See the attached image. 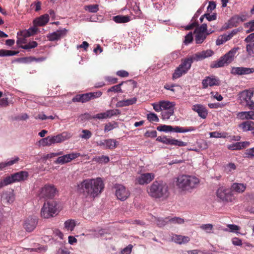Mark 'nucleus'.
<instances>
[{
    "mask_svg": "<svg viewBox=\"0 0 254 254\" xmlns=\"http://www.w3.org/2000/svg\"><path fill=\"white\" fill-rule=\"evenodd\" d=\"M186 73L183 70L181 69L179 66L176 67L172 75V79L175 80L181 77L182 75H185Z\"/></svg>",
    "mask_w": 254,
    "mask_h": 254,
    "instance_id": "obj_41",
    "label": "nucleus"
},
{
    "mask_svg": "<svg viewBox=\"0 0 254 254\" xmlns=\"http://www.w3.org/2000/svg\"><path fill=\"white\" fill-rule=\"evenodd\" d=\"M228 37L229 36H228V34H223L222 35H220V36L218 37V38L216 40V45H222V44H224V43H225L226 42H227V41L230 40L231 39L230 38H229Z\"/></svg>",
    "mask_w": 254,
    "mask_h": 254,
    "instance_id": "obj_43",
    "label": "nucleus"
},
{
    "mask_svg": "<svg viewBox=\"0 0 254 254\" xmlns=\"http://www.w3.org/2000/svg\"><path fill=\"white\" fill-rule=\"evenodd\" d=\"M11 181L9 176H7L0 180V190L5 186L11 184Z\"/></svg>",
    "mask_w": 254,
    "mask_h": 254,
    "instance_id": "obj_49",
    "label": "nucleus"
},
{
    "mask_svg": "<svg viewBox=\"0 0 254 254\" xmlns=\"http://www.w3.org/2000/svg\"><path fill=\"white\" fill-rule=\"evenodd\" d=\"M104 189V184L101 178L88 179L77 185V190L85 197L94 198L100 194Z\"/></svg>",
    "mask_w": 254,
    "mask_h": 254,
    "instance_id": "obj_1",
    "label": "nucleus"
},
{
    "mask_svg": "<svg viewBox=\"0 0 254 254\" xmlns=\"http://www.w3.org/2000/svg\"><path fill=\"white\" fill-rule=\"evenodd\" d=\"M246 49L248 54L251 56L254 57V43L247 44Z\"/></svg>",
    "mask_w": 254,
    "mask_h": 254,
    "instance_id": "obj_55",
    "label": "nucleus"
},
{
    "mask_svg": "<svg viewBox=\"0 0 254 254\" xmlns=\"http://www.w3.org/2000/svg\"><path fill=\"white\" fill-rule=\"evenodd\" d=\"M228 148L229 150H241V143L240 142H238L232 144H230L228 146Z\"/></svg>",
    "mask_w": 254,
    "mask_h": 254,
    "instance_id": "obj_62",
    "label": "nucleus"
},
{
    "mask_svg": "<svg viewBox=\"0 0 254 254\" xmlns=\"http://www.w3.org/2000/svg\"><path fill=\"white\" fill-rule=\"evenodd\" d=\"M246 157L253 158L254 157V147L247 149L245 153Z\"/></svg>",
    "mask_w": 254,
    "mask_h": 254,
    "instance_id": "obj_63",
    "label": "nucleus"
},
{
    "mask_svg": "<svg viewBox=\"0 0 254 254\" xmlns=\"http://www.w3.org/2000/svg\"><path fill=\"white\" fill-rule=\"evenodd\" d=\"M225 133H221L218 131H213L209 133L210 137L219 138V137H226Z\"/></svg>",
    "mask_w": 254,
    "mask_h": 254,
    "instance_id": "obj_60",
    "label": "nucleus"
},
{
    "mask_svg": "<svg viewBox=\"0 0 254 254\" xmlns=\"http://www.w3.org/2000/svg\"><path fill=\"white\" fill-rule=\"evenodd\" d=\"M167 219H168L169 222L173 224H181L184 223V220L180 217H175L173 218H170L169 217H167Z\"/></svg>",
    "mask_w": 254,
    "mask_h": 254,
    "instance_id": "obj_48",
    "label": "nucleus"
},
{
    "mask_svg": "<svg viewBox=\"0 0 254 254\" xmlns=\"http://www.w3.org/2000/svg\"><path fill=\"white\" fill-rule=\"evenodd\" d=\"M28 176L29 174L27 172L21 171L12 174L10 176H9V177L12 184L15 182L24 181L27 179Z\"/></svg>",
    "mask_w": 254,
    "mask_h": 254,
    "instance_id": "obj_14",
    "label": "nucleus"
},
{
    "mask_svg": "<svg viewBox=\"0 0 254 254\" xmlns=\"http://www.w3.org/2000/svg\"><path fill=\"white\" fill-rule=\"evenodd\" d=\"M169 222L167 217L165 218H158L156 220L157 225L159 227H162L165 226L167 223Z\"/></svg>",
    "mask_w": 254,
    "mask_h": 254,
    "instance_id": "obj_56",
    "label": "nucleus"
},
{
    "mask_svg": "<svg viewBox=\"0 0 254 254\" xmlns=\"http://www.w3.org/2000/svg\"><path fill=\"white\" fill-rule=\"evenodd\" d=\"M87 93L88 95L89 101L97 98H99L102 95V92L100 91L95 92H89Z\"/></svg>",
    "mask_w": 254,
    "mask_h": 254,
    "instance_id": "obj_54",
    "label": "nucleus"
},
{
    "mask_svg": "<svg viewBox=\"0 0 254 254\" xmlns=\"http://www.w3.org/2000/svg\"><path fill=\"white\" fill-rule=\"evenodd\" d=\"M252 98H253V92L250 90H246L243 91L239 95L240 103L248 107L251 110H253V108L254 107Z\"/></svg>",
    "mask_w": 254,
    "mask_h": 254,
    "instance_id": "obj_7",
    "label": "nucleus"
},
{
    "mask_svg": "<svg viewBox=\"0 0 254 254\" xmlns=\"http://www.w3.org/2000/svg\"><path fill=\"white\" fill-rule=\"evenodd\" d=\"M173 241L179 244H183L188 243L190 241V238L188 236L176 235L173 236Z\"/></svg>",
    "mask_w": 254,
    "mask_h": 254,
    "instance_id": "obj_27",
    "label": "nucleus"
},
{
    "mask_svg": "<svg viewBox=\"0 0 254 254\" xmlns=\"http://www.w3.org/2000/svg\"><path fill=\"white\" fill-rule=\"evenodd\" d=\"M238 49L239 48H234L222 57L225 60L226 64L231 63L233 61Z\"/></svg>",
    "mask_w": 254,
    "mask_h": 254,
    "instance_id": "obj_23",
    "label": "nucleus"
},
{
    "mask_svg": "<svg viewBox=\"0 0 254 254\" xmlns=\"http://www.w3.org/2000/svg\"><path fill=\"white\" fill-rule=\"evenodd\" d=\"M49 20V16L48 14H45L35 19L33 21L34 26H42L46 25Z\"/></svg>",
    "mask_w": 254,
    "mask_h": 254,
    "instance_id": "obj_21",
    "label": "nucleus"
},
{
    "mask_svg": "<svg viewBox=\"0 0 254 254\" xmlns=\"http://www.w3.org/2000/svg\"><path fill=\"white\" fill-rule=\"evenodd\" d=\"M192 110L196 112L198 116L202 119H205L208 115V111L203 105L201 104H195L192 106Z\"/></svg>",
    "mask_w": 254,
    "mask_h": 254,
    "instance_id": "obj_18",
    "label": "nucleus"
},
{
    "mask_svg": "<svg viewBox=\"0 0 254 254\" xmlns=\"http://www.w3.org/2000/svg\"><path fill=\"white\" fill-rule=\"evenodd\" d=\"M19 160V157H16L14 159L7 161L6 162H1L0 163V170H2L6 167L8 166H10L13 165L14 164L16 163Z\"/></svg>",
    "mask_w": 254,
    "mask_h": 254,
    "instance_id": "obj_34",
    "label": "nucleus"
},
{
    "mask_svg": "<svg viewBox=\"0 0 254 254\" xmlns=\"http://www.w3.org/2000/svg\"><path fill=\"white\" fill-rule=\"evenodd\" d=\"M246 189V185L242 183H235L231 186V189L233 191H235L238 193L243 192Z\"/></svg>",
    "mask_w": 254,
    "mask_h": 254,
    "instance_id": "obj_28",
    "label": "nucleus"
},
{
    "mask_svg": "<svg viewBox=\"0 0 254 254\" xmlns=\"http://www.w3.org/2000/svg\"><path fill=\"white\" fill-rule=\"evenodd\" d=\"M194 33H196L195 41L196 44H201L206 39L207 35L209 34V33H199L197 32H194Z\"/></svg>",
    "mask_w": 254,
    "mask_h": 254,
    "instance_id": "obj_35",
    "label": "nucleus"
},
{
    "mask_svg": "<svg viewBox=\"0 0 254 254\" xmlns=\"http://www.w3.org/2000/svg\"><path fill=\"white\" fill-rule=\"evenodd\" d=\"M238 49L239 48H234L222 57L225 60L226 64L231 63L233 61Z\"/></svg>",
    "mask_w": 254,
    "mask_h": 254,
    "instance_id": "obj_24",
    "label": "nucleus"
},
{
    "mask_svg": "<svg viewBox=\"0 0 254 254\" xmlns=\"http://www.w3.org/2000/svg\"><path fill=\"white\" fill-rule=\"evenodd\" d=\"M67 33V30L63 29L62 30H59L53 33H50L48 36L47 38L50 41H58L61 38L64 37Z\"/></svg>",
    "mask_w": 254,
    "mask_h": 254,
    "instance_id": "obj_16",
    "label": "nucleus"
},
{
    "mask_svg": "<svg viewBox=\"0 0 254 254\" xmlns=\"http://www.w3.org/2000/svg\"><path fill=\"white\" fill-rule=\"evenodd\" d=\"M115 195L117 198L121 201L126 200L130 195V191L127 188L121 184L114 186Z\"/></svg>",
    "mask_w": 254,
    "mask_h": 254,
    "instance_id": "obj_8",
    "label": "nucleus"
},
{
    "mask_svg": "<svg viewBox=\"0 0 254 254\" xmlns=\"http://www.w3.org/2000/svg\"><path fill=\"white\" fill-rule=\"evenodd\" d=\"M38 46V43L36 41H30L27 44L24 45H20L19 47L25 50H29L34 48Z\"/></svg>",
    "mask_w": 254,
    "mask_h": 254,
    "instance_id": "obj_46",
    "label": "nucleus"
},
{
    "mask_svg": "<svg viewBox=\"0 0 254 254\" xmlns=\"http://www.w3.org/2000/svg\"><path fill=\"white\" fill-rule=\"evenodd\" d=\"M240 127L244 131H252L254 129V122L252 121H246L240 124Z\"/></svg>",
    "mask_w": 254,
    "mask_h": 254,
    "instance_id": "obj_30",
    "label": "nucleus"
},
{
    "mask_svg": "<svg viewBox=\"0 0 254 254\" xmlns=\"http://www.w3.org/2000/svg\"><path fill=\"white\" fill-rule=\"evenodd\" d=\"M199 183V179L195 176L182 175L178 178L177 186L182 190L190 191L195 188Z\"/></svg>",
    "mask_w": 254,
    "mask_h": 254,
    "instance_id": "obj_4",
    "label": "nucleus"
},
{
    "mask_svg": "<svg viewBox=\"0 0 254 254\" xmlns=\"http://www.w3.org/2000/svg\"><path fill=\"white\" fill-rule=\"evenodd\" d=\"M80 156V154L79 153H71L59 157L54 163L56 164H64L70 162Z\"/></svg>",
    "mask_w": 254,
    "mask_h": 254,
    "instance_id": "obj_12",
    "label": "nucleus"
},
{
    "mask_svg": "<svg viewBox=\"0 0 254 254\" xmlns=\"http://www.w3.org/2000/svg\"><path fill=\"white\" fill-rule=\"evenodd\" d=\"M226 63L224 60L223 57H221L220 59L217 61L213 62L210 64V67L211 68H218L224 66Z\"/></svg>",
    "mask_w": 254,
    "mask_h": 254,
    "instance_id": "obj_38",
    "label": "nucleus"
},
{
    "mask_svg": "<svg viewBox=\"0 0 254 254\" xmlns=\"http://www.w3.org/2000/svg\"><path fill=\"white\" fill-rule=\"evenodd\" d=\"M156 140L167 145H172L173 138L166 136H158Z\"/></svg>",
    "mask_w": 254,
    "mask_h": 254,
    "instance_id": "obj_40",
    "label": "nucleus"
},
{
    "mask_svg": "<svg viewBox=\"0 0 254 254\" xmlns=\"http://www.w3.org/2000/svg\"><path fill=\"white\" fill-rule=\"evenodd\" d=\"M57 189L53 185H46L41 188L39 195L41 197L51 198L55 196Z\"/></svg>",
    "mask_w": 254,
    "mask_h": 254,
    "instance_id": "obj_9",
    "label": "nucleus"
},
{
    "mask_svg": "<svg viewBox=\"0 0 254 254\" xmlns=\"http://www.w3.org/2000/svg\"><path fill=\"white\" fill-rule=\"evenodd\" d=\"M72 101L73 102H87L89 101L88 93L76 95L72 98Z\"/></svg>",
    "mask_w": 254,
    "mask_h": 254,
    "instance_id": "obj_29",
    "label": "nucleus"
},
{
    "mask_svg": "<svg viewBox=\"0 0 254 254\" xmlns=\"http://www.w3.org/2000/svg\"><path fill=\"white\" fill-rule=\"evenodd\" d=\"M105 147L104 149H114L116 148L118 145V142L114 139H105Z\"/></svg>",
    "mask_w": 254,
    "mask_h": 254,
    "instance_id": "obj_32",
    "label": "nucleus"
},
{
    "mask_svg": "<svg viewBox=\"0 0 254 254\" xmlns=\"http://www.w3.org/2000/svg\"><path fill=\"white\" fill-rule=\"evenodd\" d=\"M113 20L117 23H124L130 20V17L128 15H118L113 17Z\"/></svg>",
    "mask_w": 254,
    "mask_h": 254,
    "instance_id": "obj_31",
    "label": "nucleus"
},
{
    "mask_svg": "<svg viewBox=\"0 0 254 254\" xmlns=\"http://www.w3.org/2000/svg\"><path fill=\"white\" fill-rule=\"evenodd\" d=\"M241 22L238 16L235 15L232 17L228 22V25L226 27V29L232 28L233 27H237L239 23Z\"/></svg>",
    "mask_w": 254,
    "mask_h": 254,
    "instance_id": "obj_33",
    "label": "nucleus"
},
{
    "mask_svg": "<svg viewBox=\"0 0 254 254\" xmlns=\"http://www.w3.org/2000/svg\"><path fill=\"white\" fill-rule=\"evenodd\" d=\"M220 84L219 79L214 75L206 76L202 81V88L206 89L208 86H219Z\"/></svg>",
    "mask_w": 254,
    "mask_h": 254,
    "instance_id": "obj_10",
    "label": "nucleus"
},
{
    "mask_svg": "<svg viewBox=\"0 0 254 254\" xmlns=\"http://www.w3.org/2000/svg\"><path fill=\"white\" fill-rule=\"evenodd\" d=\"M136 101V98L134 97L129 99L120 101L117 103L116 106L117 107H123L125 106H128L135 104Z\"/></svg>",
    "mask_w": 254,
    "mask_h": 254,
    "instance_id": "obj_26",
    "label": "nucleus"
},
{
    "mask_svg": "<svg viewBox=\"0 0 254 254\" xmlns=\"http://www.w3.org/2000/svg\"><path fill=\"white\" fill-rule=\"evenodd\" d=\"M124 83V82L121 83L114 85L111 88H109L107 90V92H113L114 93H123V91L121 89V86Z\"/></svg>",
    "mask_w": 254,
    "mask_h": 254,
    "instance_id": "obj_44",
    "label": "nucleus"
},
{
    "mask_svg": "<svg viewBox=\"0 0 254 254\" xmlns=\"http://www.w3.org/2000/svg\"><path fill=\"white\" fill-rule=\"evenodd\" d=\"M85 9L92 13H95L99 10L98 4L88 5L85 6Z\"/></svg>",
    "mask_w": 254,
    "mask_h": 254,
    "instance_id": "obj_50",
    "label": "nucleus"
},
{
    "mask_svg": "<svg viewBox=\"0 0 254 254\" xmlns=\"http://www.w3.org/2000/svg\"><path fill=\"white\" fill-rule=\"evenodd\" d=\"M19 52L1 49L0 50V57L12 56L17 55Z\"/></svg>",
    "mask_w": 254,
    "mask_h": 254,
    "instance_id": "obj_42",
    "label": "nucleus"
},
{
    "mask_svg": "<svg viewBox=\"0 0 254 254\" xmlns=\"http://www.w3.org/2000/svg\"><path fill=\"white\" fill-rule=\"evenodd\" d=\"M92 160L99 163H107L109 162L110 159L108 156L102 155L94 157Z\"/></svg>",
    "mask_w": 254,
    "mask_h": 254,
    "instance_id": "obj_36",
    "label": "nucleus"
},
{
    "mask_svg": "<svg viewBox=\"0 0 254 254\" xmlns=\"http://www.w3.org/2000/svg\"><path fill=\"white\" fill-rule=\"evenodd\" d=\"M38 219L36 216H29L24 221L23 227L27 232H32L37 226Z\"/></svg>",
    "mask_w": 254,
    "mask_h": 254,
    "instance_id": "obj_11",
    "label": "nucleus"
},
{
    "mask_svg": "<svg viewBox=\"0 0 254 254\" xmlns=\"http://www.w3.org/2000/svg\"><path fill=\"white\" fill-rule=\"evenodd\" d=\"M39 142L41 145H42L43 146H50L52 145L50 139V136H48L47 137L43 138L40 139Z\"/></svg>",
    "mask_w": 254,
    "mask_h": 254,
    "instance_id": "obj_51",
    "label": "nucleus"
},
{
    "mask_svg": "<svg viewBox=\"0 0 254 254\" xmlns=\"http://www.w3.org/2000/svg\"><path fill=\"white\" fill-rule=\"evenodd\" d=\"M1 198L3 200H5L7 203H12L14 199V194L13 193V190H6L2 192Z\"/></svg>",
    "mask_w": 254,
    "mask_h": 254,
    "instance_id": "obj_20",
    "label": "nucleus"
},
{
    "mask_svg": "<svg viewBox=\"0 0 254 254\" xmlns=\"http://www.w3.org/2000/svg\"><path fill=\"white\" fill-rule=\"evenodd\" d=\"M174 109H171L170 111L166 110L162 112V117L163 119H169L170 117L174 114Z\"/></svg>",
    "mask_w": 254,
    "mask_h": 254,
    "instance_id": "obj_61",
    "label": "nucleus"
},
{
    "mask_svg": "<svg viewBox=\"0 0 254 254\" xmlns=\"http://www.w3.org/2000/svg\"><path fill=\"white\" fill-rule=\"evenodd\" d=\"M216 195L224 202H231L235 199V196L231 188L223 186L218 189L216 191Z\"/></svg>",
    "mask_w": 254,
    "mask_h": 254,
    "instance_id": "obj_6",
    "label": "nucleus"
},
{
    "mask_svg": "<svg viewBox=\"0 0 254 254\" xmlns=\"http://www.w3.org/2000/svg\"><path fill=\"white\" fill-rule=\"evenodd\" d=\"M147 192L152 197L166 198L169 194L168 187L162 181H155L147 188Z\"/></svg>",
    "mask_w": 254,
    "mask_h": 254,
    "instance_id": "obj_3",
    "label": "nucleus"
},
{
    "mask_svg": "<svg viewBox=\"0 0 254 254\" xmlns=\"http://www.w3.org/2000/svg\"><path fill=\"white\" fill-rule=\"evenodd\" d=\"M224 168L227 174H232L236 169L237 166L234 163H229L224 166Z\"/></svg>",
    "mask_w": 254,
    "mask_h": 254,
    "instance_id": "obj_39",
    "label": "nucleus"
},
{
    "mask_svg": "<svg viewBox=\"0 0 254 254\" xmlns=\"http://www.w3.org/2000/svg\"><path fill=\"white\" fill-rule=\"evenodd\" d=\"M147 120L150 122H158L159 121L157 116L154 113H149L147 115Z\"/></svg>",
    "mask_w": 254,
    "mask_h": 254,
    "instance_id": "obj_57",
    "label": "nucleus"
},
{
    "mask_svg": "<svg viewBox=\"0 0 254 254\" xmlns=\"http://www.w3.org/2000/svg\"><path fill=\"white\" fill-rule=\"evenodd\" d=\"M234 75H242L254 72V68L245 67H233L231 71Z\"/></svg>",
    "mask_w": 254,
    "mask_h": 254,
    "instance_id": "obj_15",
    "label": "nucleus"
},
{
    "mask_svg": "<svg viewBox=\"0 0 254 254\" xmlns=\"http://www.w3.org/2000/svg\"><path fill=\"white\" fill-rule=\"evenodd\" d=\"M82 134L80 135V137L85 139L90 138L92 136V132L87 129H83L82 130Z\"/></svg>",
    "mask_w": 254,
    "mask_h": 254,
    "instance_id": "obj_59",
    "label": "nucleus"
},
{
    "mask_svg": "<svg viewBox=\"0 0 254 254\" xmlns=\"http://www.w3.org/2000/svg\"><path fill=\"white\" fill-rule=\"evenodd\" d=\"M155 178V175L152 173H146L140 174L136 178L137 183L140 185L148 184Z\"/></svg>",
    "mask_w": 254,
    "mask_h": 254,
    "instance_id": "obj_13",
    "label": "nucleus"
},
{
    "mask_svg": "<svg viewBox=\"0 0 254 254\" xmlns=\"http://www.w3.org/2000/svg\"><path fill=\"white\" fill-rule=\"evenodd\" d=\"M46 59L45 58L41 57L39 58H36L35 57H25V58H17L15 61L19 62V63H31L34 61L36 62H42L44 61Z\"/></svg>",
    "mask_w": 254,
    "mask_h": 254,
    "instance_id": "obj_25",
    "label": "nucleus"
},
{
    "mask_svg": "<svg viewBox=\"0 0 254 254\" xmlns=\"http://www.w3.org/2000/svg\"><path fill=\"white\" fill-rule=\"evenodd\" d=\"M172 129V126L167 125H161L157 127V129L160 131H171Z\"/></svg>",
    "mask_w": 254,
    "mask_h": 254,
    "instance_id": "obj_58",
    "label": "nucleus"
},
{
    "mask_svg": "<svg viewBox=\"0 0 254 254\" xmlns=\"http://www.w3.org/2000/svg\"><path fill=\"white\" fill-rule=\"evenodd\" d=\"M58 203L54 200L44 203L41 210V216L43 218H49L57 214Z\"/></svg>",
    "mask_w": 254,
    "mask_h": 254,
    "instance_id": "obj_5",
    "label": "nucleus"
},
{
    "mask_svg": "<svg viewBox=\"0 0 254 254\" xmlns=\"http://www.w3.org/2000/svg\"><path fill=\"white\" fill-rule=\"evenodd\" d=\"M161 102L162 104V109H165V110H168L170 111L171 109L174 110L175 106L176 105V104L175 102H169V101H162Z\"/></svg>",
    "mask_w": 254,
    "mask_h": 254,
    "instance_id": "obj_37",
    "label": "nucleus"
},
{
    "mask_svg": "<svg viewBox=\"0 0 254 254\" xmlns=\"http://www.w3.org/2000/svg\"><path fill=\"white\" fill-rule=\"evenodd\" d=\"M238 49L239 48H234L222 57L225 60L226 64L231 63L233 61Z\"/></svg>",
    "mask_w": 254,
    "mask_h": 254,
    "instance_id": "obj_22",
    "label": "nucleus"
},
{
    "mask_svg": "<svg viewBox=\"0 0 254 254\" xmlns=\"http://www.w3.org/2000/svg\"><path fill=\"white\" fill-rule=\"evenodd\" d=\"M108 118H110L113 116H118L121 114L119 109L109 110L106 111Z\"/></svg>",
    "mask_w": 254,
    "mask_h": 254,
    "instance_id": "obj_47",
    "label": "nucleus"
},
{
    "mask_svg": "<svg viewBox=\"0 0 254 254\" xmlns=\"http://www.w3.org/2000/svg\"><path fill=\"white\" fill-rule=\"evenodd\" d=\"M196 28L195 29L194 32H197L199 33H208L207 32V25L205 23L202 24L201 26H196Z\"/></svg>",
    "mask_w": 254,
    "mask_h": 254,
    "instance_id": "obj_52",
    "label": "nucleus"
},
{
    "mask_svg": "<svg viewBox=\"0 0 254 254\" xmlns=\"http://www.w3.org/2000/svg\"><path fill=\"white\" fill-rule=\"evenodd\" d=\"M214 52L210 49L196 53L182 59L181 63L178 66L186 74L190 69L191 64L193 62L202 61L212 56Z\"/></svg>",
    "mask_w": 254,
    "mask_h": 254,
    "instance_id": "obj_2",
    "label": "nucleus"
},
{
    "mask_svg": "<svg viewBox=\"0 0 254 254\" xmlns=\"http://www.w3.org/2000/svg\"><path fill=\"white\" fill-rule=\"evenodd\" d=\"M38 30L36 26L29 28L24 34L25 37H30V36L35 34Z\"/></svg>",
    "mask_w": 254,
    "mask_h": 254,
    "instance_id": "obj_53",
    "label": "nucleus"
},
{
    "mask_svg": "<svg viewBox=\"0 0 254 254\" xmlns=\"http://www.w3.org/2000/svg\"><path fill=\"white\" fill-rule=\"evenodd\" d=\"M71 137L69 133L64 132L55 136H50L51 144L58 143L65 141Z\"/></svg>",
    "mask_w": 254,
    "mask_h": 254,
    "instance_id": "obj_17",
    "label": "nucleus"
},
{
    "mask_svg": "<svg viewBox=\"0 0 254 254\" xmlns=\"http://www.w3.org/2000/svg\"><path fill=\"white\" fill-rule=\"evenodd\" d=\"M64 227L67 230L73 231L75 226V222L72 219H69L64 222Z\"/></svg>",
    "mask_w": 254,
    "mask_h": 254,
    "instance_id": "obj_45",
    "label": "nucleus"
},
{
    "mask_svg": "<svg viewBox=\"0 0 254 254\" xmlns=\"http://www.w3.org/2000/svg\"><path fill=\"white\" fill-rule=\"evenodd\" d=\"M237 118L241 120H254V111H244L238 112L237 114Z\"/></svg>",
    "mask_w": 254,
    "mask_h": 254,
    "instance_id": "obj_19",
    "label": "nucleus"
},
{
    "mask_svg": "<svg viewBox=\"0 0 254 254\" xmlns=\"http://www.w3.org/2000/svg\"><path fill=\"white\" fill-rule=\"evenodd\" d=\"M133 246L129 245L122 250L120 254H130L131 252Z\"/></svg>",
    "mask_w": 254,
    "mask_h": 254,
    "instance_id": "obj_64",
    "label": "nucleus"
}]
</instances>
